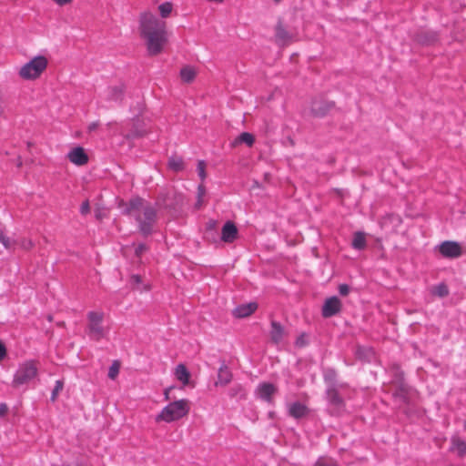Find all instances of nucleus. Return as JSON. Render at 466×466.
I'll return each mask as SVG.
<instances>
[{
	"label": "nucleus",
	"instance_id": "f257e3e1",
	"mask_svg": "<svg viewBox=\"0 0 466 466\" xmlns=\"http://www.w3.org/2000/svg\"><path fill=\"white\" fill-rule=\"evenodd\" d=\"M139 28L148 53L151 56L161 53L167 42L166 23L157 19L153 14L145 12L140 15Z\"/></svg>",
	"mask_w": 466,
	"mask_h": 466
},
{
	"label": "nucleus",
	"instance_id": "f03ea898",
	"mask_svg": "<svg viewBox=\"0 0 466 466\" xmlns=\"http://www.w3.org/2000/svg\"><path fill=\"white\" fill-rule=\"evenodd\" d=\"M119 208L122 214L136 220L139 231L144 236H148L153 232V227L157 222V215L156 208L151 203L137 197L127 202L121 201Z\"/></svg>",
	"mask_w": 466,
	"mask_h": 466
},
{
	"label": "nucleus",
	"instance_id": "7ed1b4c3",
	"mask_svg": "<svg viewBox=\"0 0 466 466\" xmlns=\"http://www.w3.org/2000/svg\"><path fill=\"white\" fill-rule=\"evenodd\" d=\"M190 410L189 401L186 399L170 402L156 417V421L172 422L187 416Z\"/></svg>",
	"mask_w": 466,
	"mask_h": 466
},
{
	"label": "nucleus",
	"instance_id": "20e7f679",
	"mask_svg": "<svg viewBox=\"0 0 466 466\" xmlns=\"http://www.w3.org/2000/svg\"><path fill=\"white\" fill-rule=\"evenodd\" d=\"M47 59L43 56H37L25 64L19 71V76L25 80L36 79L46 70Z\"/></svg>",
	"mask_w": 466,
	"mask_h": 466
},
{
	"label": "nucleus",
	"instance_id": "39448f33",
	"mask_svg": "<svg viewBox=\"0 0 466 466\" xmlns=\"http://www.w3.org/2000/svg\"><path fill=\"white\" fill-rule=\"evenodd\" d=\"M87 317V335L95 340H99L106 334V329L103 325L104 312L89 311Z\"/></svg>",
	"mask_w": 466,
	"mask_h": 466
},
{
	"label": "nucleus",
	"instance_id": "423d86ee",
	"mask_svg": "<svg viewBox=\"0 0 466 466\" xmlns=\"http://www.w3.org/2000/svg\"><path fill=\"white\" fill-rule=\"evenodd\" d=\"M183 201L184 197L181 194L176 192L173 188H167L158 194L157 205L164 208L175 209L181 206Z\"/></svg>",
	"mask_w": 466,
	"mask_h": 466
},
{
	"label": "nucleus",
	"instance_id": "0eeeda50",
	"mask_svg": "<svg viewBox=\"0 0 466 466\" xmlns=\"http://www.w3.org/2000/svg\"><path fill=\"white\" fill-rule=\"evenodd\" d=\"M37 374V367L34 361H26L20 365L14 378V386L18 387L28 383Z\"/></svg>",
	"mask_w": 466,
	"mask_h": 466
},
{
	"label": "nucleus",
	"instance_id": "6e6552de",
	"mask_svg": "<svg viewBox=\"0 0 466 466\" xmlns=\"http://www.w3.org/2000/svg\"><path fill=\"white\" fill-rule=\"evenodd\" d=\"M288 336L286 329L278 321H271V329L269 331V337L272 343L276 345H282Z\"/></svg>",
	"mask_w": 466,
	"mask_h": 466
},
{
	"label": "nucleus",
	"instance_id": "1a4fd4ad",
	"mask_svg": "<svg viewBox=\"0 0 466 466\" xmlns=\"http://www.w3.org/2000/svg\"><path fill=\"white\" fill-rule=\"evenodd\" d=\"M327 399L337 412L342 410L344 401L339 394V389H337L333 384H330L327 389Z\"/></svg>",
	"mask_w": 466,
	"mask_h": 466
},
{
	"label": "nucleus",
	"instance_id": "9d476101",
	"mask_svg": "<svg viewBox=\"0 0 466 466\" xmlns=\"http://www.w3.org/2000/svg\"><path fill=\"white\" fill-rule=\"evenodd\" d=\"M341 309V302L337 297H331L326 299L323 308L322 315L325 318H329L337 314Z\"/></svg>",
	"mask_w": 466,
	"mask_h": 466
},
{
	"label": "nucleus",
	"instance_id": "9b49d317",
	"mask_svg": "<svg viewBox=\"0 0 466 466\" xmlns=\"http://www.w3.org/2000/svg\"><path fill=\"white\" fill-rule=\"evenodd\" d=\"M277 392V388L268 382L260 383L257 390L256 394L268 402H270L272 400V396Z\"/></svg>",
	"mask_w": 466,
	"mask_h": 466
},
{
	"label": "nucleus",
	"instance_id": "f8f14e48",
	"mask_svg": "<svg viewBox=\"0 0 466 466\" xmlns=\"http://www.w3.org/2000/svg\"><path fill=\"white\" fill-rule=\"evenodd\" d=\"M67 157L72 163L77 166H83L88 161V157L84 148L81 147H74L71 151H69Z\"/></svg>",
	"mask_w": 466,
	"mask_h": 466
},
{
	"label": "nucleus",
	"instance_id": "ddd939ff",
	"mask_svg": "<svg viewBox=\"0 0 466 466\" xmlns=\"http://www.w3.org/2000/svg\"><path fill=\"white\" fill-rule=\"evenodd\" d=\"M440 252L444 257L456 258L461 255V247L456 242L445 241L440 246Z\"/></svg>",
	"mask_w": 466,
	"mask_h": 466
},
{
	"label": "nucleus",
	"instance_id": "4468645a",
	"mask_svg": "<svg viewBox=\"0 0 466 466\" xmlns=\"http://www.w3.org/2000/svg\"><path fill=\"white\" fill-rule=\"evenodd\" d=\"M334 106L333 102L314 100L311 104V111L317 116H325Z\"/></svg>",
	"mask_w": 466,
	"mask_h": 466
},
{
	"label": "nucleus",
	"instance_id": "2eb2a0df",
	"mask_svg": "<svg viewBox=\"0 0 466 466\" xmlns=\"http://www.w3.org/2000/svg\"><path fill=\"white\" fill-rule=\"evenodd\" d=\"M238 236V228L233 222L228 221L222 228L221 239L224 242L231 243Z\"/></svg>",
	"mask_w": 466,
	"mask_h": 466
},
{
	"label": "nucleus",
	"instance_id": "dca6fc26",
	"mask_svg": "<svg viewBox=\"0 0 466 466\" xmlns=\"http://www.w3.org/2000/svg\"><path fill=\"white\" fill-rule=\"evenodd\" d=\"M232 380V373L229 370L228 367L225 364L221 365L218 372V380L215 382L216 386H226Z\"/></svg>",
	"mask_w": 466,
	"mask_h": 466
},
{
	"label": "nucleus",
	"instance_id": "f3484780",
	"mask_svg": "<svg viewBox=\"0 0 466 466\" xmlns=\"http://www.w3.org/2000/svg\"><path fill=\"white\" fill-rule=\"evenodd\" d=\"M258 308L257 303L250 302L248 304H243L238 307H237L234 309V315L237 318H246L250 316Z\"/></svg>",
	"mask_w": 466,
	"mask_h": 466
},
{
	"label": "nucleus",
	"instance_id": "a211bd4d",
	"mask_svg": "<svg viewBox=\"0 0 466 466\" xmlns=\"http://www.w3.org/2000/svg\"><path fill=\"white\" fill-rule=\"evenodd\" d=\"M308 412V408L300 402H294L289 406V414L295 419L305 417Z\"/></svg>",
	"mask_w": 466,
	"mask_h": 466
},
{
	"label": "nucleus",
	"instance_id": "6ab92c4d",
	"mask_svg": "<svg viewBox=\"0 0 466 466\" xmlns=\"http://www.w3.org/2000/svg\"><path fill=\"white\" fill-rule=\"evenodd\" d=\"M123 96V86H109L105 92V97L109 101H120Z\"/></svg>",
	"mask_w": 466,
	"mask_h": 466
},
{
	"label": "nucleus",
	"instance_id": "aec40b11",
	"mask_svg": "<svg viewBox=\"0 0 466 466\" xmlns=\"http://www.w3.org/2000/svg\"><path fill=\"white\" fill-rule=\"evenodd\" d=\"M451 451L456 452L459 456L466 454V442L458 437H452Z\"/></svg>",
	"mask_w": 466,
	"mask_h": 466
},
{
	"label": "nucleus",
	"instance_id": "412c9836",
	"mask_svg": "<svg viewBox=\"0 0 466 466\" xmlns=\"http://www.w3.org/2000/svg\"><path fill=\"white\" fill-rule=\"evenodd\" d=\"M255 141V137L252 134L244 132L240 134L232 143L234 147L239 145V144H246L248 147H251Z\"/></svg>",
	"mask_w": 466,
	"mask_h": 466
},
{
	"label": "nucleus",
	"instance_id": "4be33fe9",
	"mask_svg": "<svg viewBox=\"0 0 466 466\" xmlns=\"http://www.w3.org/2000/svg\"><path fill=\"white\" fill-rule=\"evenodd\" d=\"M175 375L177 379L181 381L184 385L188 383L189 380V372L187 371V368L183 364H179L177 366L175 370Z\"/></svg>",
	"mask_w": 466,
	"mask_h": 466
},
{
	"label": "nucleus",
	"instance_id": "5701e85b",
	"mask_svg": "<svg viewBox=\"0 0 466 466\" xmlns=\"http://www.w3.org/2000/svg\"><path fill=\"white\" fill-rule=\"evenodd\" d=\"M196 70L189 66H184L180 71V77L183 82L190 83L196 76Z\"/></svg>",
	"mask_w": 466,
	"mask_h": 466
},
{
	"label": "nucleus",
	"instance_id": "b1692460",
	"mask_svg": "<svg viewBox=\"0 0 466 466\" xmlns=\"http://www.w3.org/2000/svg\"><path fill=\"white\" fill-rule=\"evenodd\" d=\"M352 246L356 249H363L366 247V238L362 232H357L354 234Z\"/></svg>",
	"mask_w": 466,
	"mask_h": 466
},
{
	"label": "nucleus",
	"instance_id": "393cba45",
	"mask_svg": "<svg viewBox=\"0 0 466 466\" xmlns=\"http://www.w3.org/2000/svg\"><path fill=\"white\" fill-rule=\"evenodd\" d=\"M228 395L231 398H237V399H245L246 398V390L244 387L240 384L234 385L228 391Z\"/></svg>",
	"mask_w": 466,
	"mask_h": 466
},
{
	"label": "nucleus",
	"instance_id": "a878e982",
	"mask_svg": "<svg viewBox=\"0 0 466 466\" xmlns=\"http://www.w3.org/2000/svg\"><path fill=\"white\" fill-rule=\"evenodd\" d=\"M168 167L176 172L181 171L184 168V163L181 157H172L168 160Z\"/></svg>",
	"mask_w": 466,
	"mask_h": 466
},
{
	"label": "nucleus",
	"instance_id": "bb28decb",
	"mask_svg": "<svg viewBox=\"0 0 466 466\" xmlns=\"http://www.w3.org/2000/svg\"><path fill=\"white\" fill-rule=\"evenodd\" d=\"M0 242L6 249H13L17 245V241L5 236L3 230H0Z\"/></svg>",
	"mask_w": 466,
	"mask_h": 466
},
{
	"label": "nucleus",
	"instance_id": "cd10ccee",
	"mask_svg": "<svg viewBox=\"0 0 466 466\" xmlns=\"http://www.w3.org/2000/svg\"><path fill=\"white\" fill-rule=\"evenodd\" d=\"M432 293L434 295H436V296L443 298V297H446L449 294V289H448V287L445 284L441 283V284L433 287Z\"/></svg>",
	"mask_w": 466,
	"mask_h": 466
},
{
	"label": "nucleus",
	"instance_id": "c85d7f7f",
	"mask_svg": "<svg viewBox=\"0 0 466 466\" xmlns=\"http://www.w3.org/2000/svg\"><path fill=\"white\" fill-rule=\"evenodd\" d=\"M159 13L163 18H167L172 12V4L166 2L158 6Z\"/></svg>",
	"mask_w": 466,
	"mask_h": 466
},
{
	"label": "nucleus",
	"instance_id": "c756f323",
	"mask_svg": "<svg viewBox=\"0 0 466 466\" xmlns=\"http://www.w3.org/2000/svg\"><path fill=\"white\" fill-rule=\"evenodd\" d=\"M276 37L279 43L284 44L289 39V35L281 25H278L276 28Z\"/></svg>",
	"mask_w": 466,
	"mask_h": 466
},
{
	"label": "nucleus",
	"instance_id": "7c9ffc66",
	"mask_svg": "<svg viewBox=\"0 0 466 466\" xmlns=\"http://www.w3.org/2000/svg\"><path fill=\"white\" fill-rule=\"evenodd\" d=\"M437 40V35L433 32H425L421 35L420 41L424 44H431Z\"/></svg>",
	"mask_w": 466,
	"mask_h": 466
},
{
	"label": "nucleus",
	"instance_id": "2f4dec72",
	"mask_svg": "<svg viewBox=\"0 0 466 466\" xmlns=\"http://www.w3.org/2000/svg\"><path fill=\"white\" fill-rule=\"evenodd\" d=\"M120 364L118 361H114L108 370V377L111 380H115L119 373Z\"/></svg>",
	"mask_w": 466,
	"mask_h": 466
},
{
	"label": "nucleus",
	"instance_id": "473e14b6",
	"mask_svg": "<svg viewBox=\"0 0 466 466\" xmlns=\"http://www.w3.org/2000/svg\"><path fill=\"white\" fill-rule=\"evenodd\" d=\"M315 466H338L337 462L329 458H320L315 463Z\"/></svg>",
	"mask_w": 466,
	"mask_h": 466
},
{
	"label": "nucleus",
	"instance_id": "72a5a7b5",
	"mask_svg": "<svg viewBox=\"0 0 466 466\" xmlns=\"http://www.w3.org/2000/svg\"><path fill=\"white\" fill-rule=\"evenodd\" d=\"M63 382L61 380H56V386L52 391V396H51V400L54 401L56 400L58 393L63 390Z\"/></svg>",
	"mask_w": 466,
	"mask_h": 466
},
{
	"label": "nucleus",
	"instance_id": "f704fd0d",
	"mask_svg": "<svg viewBox=\"0 0 466 466\" xmlns=\"http://www.w3.org/2000/svg\"><path fill=\"white\" fill-rule=\"evenodd\" d=\"M17 244L24 249H30L33 247V242L30 239L23 238Z\"/></svg>",
	"mask_w": 466,
	"mask_h": 466
},
{
	"label": "nucleus",
	"instance_id": "c9c22d12",
	"mask_svg": "<svg viewBox=\"0 0 466 466\" xmlns=\"http://www.w3.org/2000/svg\"><path fill=\"white\" fill-rule=\"evenodd\" d=\"M130 283L133 288L139 289L138 285L141 283V277L139 275H133L130 279Z\"/></svg>",
	"mask_w": 466,
	"mask_h": 466
},
{
	"label": "nucleus",
	"instance_id": "e433bc0d",
	"mask_svg": "<svg viewBox=\"0 0 466 466\" xmlns=\"http://www.w3.org/2000/svg\"><path fill=\"white\" fill-rule=\"evenodd\" d=\"M335 372L332 370H329L325 371L324 378L326 381L332 382L335 380Z\"/></svg>",
	"mask_w": 466,
	"mask_h": 466
},
{
	"label": "nucleus",
	"instance_id": "4c0bfd02",
	"mask_svg": "<svg viewBox=\"0 0 466 466\" xmlns=\"http://www.w3.org/2000/svg\"><path fill=\"white\" fill-rule=\"evenodd\" d=\"M198 175L201 177V179H204L205 176H206L205 175V163H204V161H198Z\"/></svg>",
	"mask_w": 466,
	"mask_h": 466
},
{
	"label": "nucleus",
	"instance_id": "58836bf2",
	"mask_svg": "<svg viewBox=\"0 0 466 466\" xmlns=\"http://www.w3.org/2000/svg\"><path fill=\"white\" fill-rule=\"evenodd\" d=\"M147 250L145 244H138L135 248V253L137 257L141 256Z\"/></svg>",
	"mask_w": 466,
	"mask_h": 466
},
{
	"label": "nucleus",
	"instance_id": "ea45409f",
	"mask_svg": "<svg viewBox=\"0 0 466 466\" xmlns=\"http://www.w3.org/2000/svg\"><path fill=\"white\" fill-rule=\"evenodd\" d=\"M89 211H90L89 202L88 201L83 202L81 205V208H80V212L83 215H86V214L89 213Z\"/></svg>",
	"mask_w": 466,
	"mask_h": 466
},
{
	"label": "nucleus",
	"instance_id": "a19ab883",
	"mask_svg": "<svg viewBox=\"0 0 466 466\" xmlns=\"http://www.w3.org/2000/svg\"><path fill=\"white\" fill-rule=\"evenodd\" d=\"M339 291L340 295L346 296L350 292V287L348 285H346V284H341L339 287Z\"/></svg>",
	"mask_w": 466,
	"mask_h": 466
},
{
	"label": "nucleus",
	"instance_id": "79ce46f5",
	"mask_svg": "<svg viewBox=\"0 0 466 466\" xmlns=\"http://www.w3.org/2000/svg\"><path fill=\"white\" fill-rule=\"evenodd\" d=\"M307 344L306 339L304 335L299 336L296 340V345L302 347Z\"/></svg>",
	"mask_w": 466,
	"mask_h": 466
},
{
	"label": "nucleus",
	"instance_id": "37998d69",
	"mask_svg": "<svg viewBox=\"0 0 466 466\" xmlns=\"http://www.w3.org/2000/svg\"><path fill=\"white\" fill-rule=\"evenodd\" d=\"M98 127H99V123L98 122H93V123L88 125L87 128H88L89 132H93V131L96 130Z\"/></svg>",
	"mask_w": 466,
	"mask_h": 466
},
{
	"label": "nucleus",
	"instance_id": "c03bdc74",
	"mask_svg": "<svg viewBox=\"0 0 466 466\" xmlns=\"http://www.w3.org/2000/svg\"><path fill=\"white\" fill-rule=\"evenodd\" d=\"M58 5H66L70 4L73 0H53Z\"/></svg>",
	"mask_w": 466,
	"mask_h": 466
},
{
	"label": "nucleus",
	"instance_id": "a18cd8bd",
	"mask_svg": "<svg viewBox=\"0 0 466 466\" xmlns=\"http://www.w3.org/2000/svg\"><path fill=\"white\" fill-rule=\"evenodd\" d=\"M7 412V406L5 404L0 405V416L5 415Z\"/></svg>",
	"mask_w": 466,
	"mask_h": 466
},
{
	"label": "nucleus",
	"instance_id": "49530a36",
	"mask_svg": "<svg viewBox=\"0 0 466 466\" xmlns=\"http://www.w3.org/2000/svg\"><path fill=\"white\" fill-rule=\"evenodd\" d=\"M143 135H144V133H143V132L136 130V131H134V133L132 134V137H141V136H143Z\"/></svg>",
	"mask_w": 466,
	"mask_h": 466
},
{
	"label": "nucleus",
	"instance_id": "de8ad7c7",
	"mask_svg": "<svg viewBox=\"0 0 466 466\" xmlns=\"http://www.w3.org/2000/svg\"><path fill=\"white\" fill-rule=\"evenodd\" d=\"M172 389L171 388H168L165 390V399L166 400H169V392Z\"/></svg>",
	"mask_w": 466,
	"mask_h": 466
},
{
	"label": "nucleus",
	"instance_id": "09e8293b",
	"mask_svg": "<svg viewBox=\"0 0 466 466\" xmlns=\"http://www.w3.org/2000/svg\"><path fill=\"white\" fill-rule=\"evenodd\" d=\"M16 166H17L18 167H20L22 166V160H21V158H20V157H18V158H17Z\"/></svg>",
	"mask_w": 466,
	"mask_h": 466
},
{
	"label": "nucleus",
	"instance_id": "8fccbe9b",
	"mask_svg": "<svg viewBox=\"0 0 466 466\" xmlns=\"http://www.w3.org/2000/svg\"><path fill=\"white\" fill-rule=\"evenodd\" d=\"M362 350H363L362 349L358 350L357 354L359 357H361Z\"/></svg>",
	"mask_w": 466,
	"mask_h": 466
},
{
	"label": "nucleus",
	"instance_id": "3c124183",
	"mask_svg": "<svg viewBox=\"0 0 466 466\" xmlns=\"http://www.w3.org/2000/svg\"><path fill=\"white\" fill-rule=\"evenodd\" d=\"M400 390H401V391H403V392L406 390V389H405V386H404V385H402V386H401Z\"/></svg>",
	"mask_w": 466,
	"mask_h": 466
},
{
	"label": "nucleus",
	"instance_id": "603ef678",
	"mask_svg": "<svg viewBox=\"0 0 466 466\" xmlns=\"http://www.w3.org/2000/svg\"><path fill=\"white\" fill-rule=\"evenodd\" d=\"M464 428H465V430H466V420H465V423H464Z\"/></svg>",
	"mask_w": 466,
	"mask_h": 466
}]
</instances>
